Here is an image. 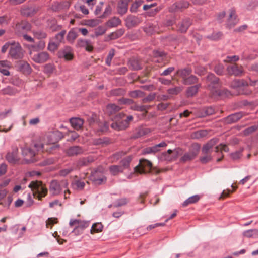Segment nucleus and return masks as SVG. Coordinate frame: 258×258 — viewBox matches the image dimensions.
I'll list each match as a JSON object with an SVG mask.
<instances>
[{"instance_id": "obj_51", "label": "nucleus", "mask_w": 258, "mask_h": 258, "mask_svg": "<svg viewBox=\"0 0 258 258\" xmlns=\"http://www.w3.org/2000/svg\"><path fill=\"white\" fill-rule=\"evenodd\" d=\"M33 33L35 37L38 39H44L47 37L46 33L43 30L34 31Z\"/></svg>"}, {"instance_id": "obj_26", "label": "nucleus", "mask_w": 258, "mask_h": 258, "mask_svg": "<svg viewBox=\"0 0 258 258\" xmlns=\"http://www.w3.org/2000/svg\"><path fill=\"white\" fill-rule=\"evenodd\" d=\"M242 112H236L229 115L225 118V121L229 124L235 123L240 120L244 115Z\"/></svg>"}, {"instance_id": "obj_33", "label": "nucleus", "mask_w": 258, "mask_h": 258, "mask_svg": "<svg viewBox=\"0 0 258 258\" xmlns=\"http://www.w3.org/2000/svg\"><path fill=\"white\" fill-rule=\"evenodd\" d=\"M111 143L110 139L106 137L94 139L93 140V144L96 146H105Z\"/></svg>"}, {"instance_id": "obj_27", "label": "nucleus", "mask_w": 258, "mask_h": 258, "mask_svg": "<svg viewBox=\"0 0 258 258\" xmlns=\"http://www.w3.org/2000/svg\"><path fill=\"white\" fill-rule=\"evenodd\" d=\"M83 153V148L79 146L70 147L67 150L66 153L69 156H77Z\"/></svg>"}, {"instance_id": "obj_48", "label": "nucleus", "mask_w": 258, "mask_h": 258, "mask_svg": "<svg viewBox=\"0 0 258 258\" xmlns=\"http://www.w3.org/2000/svg\"><path fill=\"white\" fill-rule=\"evenodd\" d=\"M103 227V226L101 223H95L92 225L90 232L91 234L100 232L102 231Z\"/></svg>"}, {"instance_id": "obj_4", "label": "nucleus", "mask_w": 258, "mask_h": 258, "mask_svg": "<svg viewBox=\"0 0 258 258\" xmlns=\"http://www.w3.org/2000/svg\"><path fill=\"white\" fill-rule=\"evenodd\" d=\"M152 163L151 161L145 159L140 160L139 164L134 168V171L140 174H146L151 173Z\"/></svg>"}, {"instance_id": "obj_62", "label": "nucleus", "mask_w": 258, "mask_h": 258, "mask_svg": "<svg viewBox=\"0 0 258 258\" xmlns=\"http://www.w3.org/2000/svg\"><path fill=\"white\" fill-rule=\"evenodd\" d=\"M156 94L155 93H150L147 97L144 98L142 100V102L143 103H146L150 102L155 99Z\"/></svg>"}, {"instance_id": "obj_20", "label": "nucleus", "mask_w": 258, "mask_h": 258, "mask_svg": "<svg viewBox=\"0 0 258 258\" xmlns=\"http://www.w3.org/2000/svg\"><path fill=\"white\" fill-rule=\"evenodd\" d=\"M130 1V0H119L117 6V11L119 15L122 16L127 13Z\"/></svg>"}, {"instance_id": "obj_61", "label": "nucleus", "mask_w": 258, "mask_h": 258, "mask_svg": "<svg viewBox=\"0 0 258 258\" xmlns=\"http://www.w3.org/2000/svg\"><path fill=\"white\" fill-rule=\"evenodd\" d=\"M1 93L4 95H12L15 93V90L14 89L10 86H8L1 90Z\"/></svg>"}, {"instance_id": "obj_11", "label": "nucleus", "mask_w": 258, "mask_h": 258, "mask_svg": "<svg viewBox=\"0 0 258 258\" xmlns=\"http://www.w3.org/2000/svg\"><path fill=\"white\" fill-rule=\"evenodd\" d=\"M30 55L31 59L37 63H43L49 59V54L45 51L32 54Z\"/></svg>"}, {"instance_id": "obj_50", "label": "nucleus", "mask_w": 258, "mask_h": 258, "mask_svg": "<svg viewBox=\"0 0 258 258\" xmlns=\"http://www.w3.org/2000/svg\"><path fill=\"white\" fill-rule=\"evenodd\" d=\"M112 11V9L111 6L110 4L107 5L104 12L102 14V15L99 16V18L103 19L106 18L111 14Z\"/></svg>"}, {"instance_id": "obj_29", "label": "nucleus", "mask_w": 258, "mask_h": 258, "mask_svg": "<svg viewBox=\"0 0 258 258\" xmlns=\"http://www.w3.org/2000/svg\"><path fill=\"white\" fill-rule=\"evenodd\" d=\"M18 67L19 70L24 74L29 75L32 72V69L30 64L26 61H20L18 64Z\"/></svg>"}, {"instance_id": "obj_18", "label": "nucleus", "mask_w": 258, "mask_h": 258, "mask_svg": "<svg viewBox=\"0 0 258 258\" xmlns=\"http://www.w3.org/2000/svg\"><path fill=\"white\" fill-rule=\"evenodd\" d=\"M191 24L192 21L190 18H184L178 23L177 26L178 31L181 33H186Z\"/></svg>"}, {"instance_id": "obj_63", "label": "nucleus", "mask_w": 258, "mask_h": 258, "mask_svg": "<svg viewBox=\"0 0 258 258\" xmlns=\"http://www.w3.org/2000/svg\"><path fill=\"white\" fill-rule=\"evenodd\" d=\"M109 124L107 121H104L102 123H100L99 125V131L101 132H106L109 130Z\"/></svg>"}, {"instance_id": "obj_14", "label": "nucleus", "mask_w": 258, "mask_h": 258, "mask_svg": "<svg viewBox=\"0 0 258 258\" xmlns=\"http://www.w3.org/2000/svg\"><path fill=\"white\" fill-rule=\"evenodd\" d=\"M62 133L58 130L50 132L47 135L48 141L50 143H56L63 138Z\"/></svg>"}, {"instance_id": "obj_3", "label": "nucleus", "mask_w": 258, "mask_h": 258, "mask_svg": "<svg viewBox=\"0 0 258 258\" xmlns=\"http://www.w3.org/2000/svg\"><path fill=\"white\" fill-rule=\"evenodd\" d=\"M9 54L13 59H20L24 57V50L18 42L13 41Z\"/></svg>"}, {"instance_id": "obj_19", "label": "nucleus", "mask_w": 258, "mask_h": 258, "mask_svg": "<svg viewBox=\"0 0 258 258\" xmlns=\"http://www.w3.org/2000/svg\"><path fill=\"white\" fill-rule=\"evenodd\" d=\"M238 22V19L237 18L236 15L235 10L233 8L230 9V13L229 17L227 19V27L231 28L234 27Z\"/></svg>"}, {"instance_id": "obj_36", "label": "nucleus", "mask_w": 258, "mask_h": 258, "mask_svg": "<svg viewBox=\"0 0 258 258\" xmlns=\"http://www.w3.org/2000/svg\"><path fill=\"white\" fill-rule=\"evenodd\" d=\"M208 135V132L206 130H200L192 132L190 137L192 139H200L206 137Z\"/></svg>"}, {"instance_id": "obj_60", "label": "nucleus", "mask_w": 258, "mask_h": 258, "mask_svg": "<svg viewBox=\"0 0 258 258\" xmlns=\"http://www.w3.org/2000/svg\"><path fill=\"white\" fill-rule=\"evenodd\" d=\"M128 202V200L125 198H123L117 200L114 204V206L118 207L125 205Z\"/></svg>"}, {"instance_id": "obj_59", "label": "nucleus", "mask_w": 258, "mask_h": 258, "mask_svg": "<svg viewBox=\"0 0 258 258\" xmlns=\"http://www.w3.org/2000/svg\"><path fill=\"white\" fill-rule=\"evenodd\" d=\"M131 161V158L130 157H126V158L123 159L120 161L121 165H120L119 166H122V167L123 168V170H124V169L128 168Z\"/></svg>"}, {"instance_id": "obj_22", "label": "nucleus", "mask_w": 258, "mask_h": 258, "mask_svg": "<svg viewBox=\"0 0 258 258\" xmlns=\"http://www.w3.org/2000/svg\"><path fill=\"white\" fill-rule=\"evenodd\" d=\"M45 47V43L43 40H39L34 44H31L28 46L29 54L32 55L33 52H38L42 50Z\"/></svg>"}, {"instance_id": "obj_38", "label": "nucleus", "mask_w": 258, "mask_h": 258, "mask_svg": "<svg viewBox=\"0 0 258 258\" xmlns=\"http://www.w3.org/2000/svg\"><path fill=\"white\" fill-rule=\"evenodd\" d=\"M121 23V20L117 17H113L110 19L107 22L106 25L110 28L116 27Z\"/></svg>"}, {"instance_id": "obj_12", "label": "nucleus", "mask_w": 258, "mask_h": 258, "mask_svg": "<svg viewBox=\"0 0 258 258\" xmlns=\"http://www.w3.org/2000/svg\"><path fill=\"white\" fill-rule=\"evenodd\" d=\"M18 148L17 147H13L12 148V151L7 154L6 158L10 163L13 164H19L20 163V159L18 158Z\"/></svg>"}, {"instance_id": "obj_6", "label": "nucleus", "mask_w": 258, "mask_h": 258, "mask_svg": "<svg viewBox=\"0 0 258 258\" xmlns=\"http://www.w3.org/2000/svg\"><path fill=\"white\" fill-rule=\"evenodd\" d=\"M200 147L199 144H193L191 146V149L183 155L180 159V161L184 163L195 159L199 153Z\"/></svg>"}, {"instance_id": "obj_13", "label": "nucleus", "mask_w": 258, "mask_h": 258, "mask_svg": "<svg viewBox=\"0 0 258 258\" xmlns=\"http://www.w3.org/2000/svg\"><path fill=\"white\" fill-rule=\"evenodd\" d=\"M90 178L92 182L96 185H101L104 181H106V177L98 170L92 172Z\"/></svg>"}, {"instance_id": "obj_44", "label": "nucleus", "mask_w": 258, "mask_h": 258, "mask_svg": "<svg viewBox=\"0 0 258 258\" xmlns=\"http://www.w3.org/2000/svg\"><path fill=\"white\" fill-rule=\"evenodd\" d=\"M247 85V83L244 80L238 79L233 80L231 84V87L233 88H240Z\"/></svg>"}, {"instance_id": "obj_32", "label": "nucleus", "mask_w": 258, "mask_h": 258, "mask_svg": "<svg viewBox=\"0 0 258 258\" xmlns=\"http://www.w3.org/2000/svg\"><path fill=\"white\" fill-rule=\"evenodd\" d=\"M177 157V152H174L171 149H169L167 152H163L162 154V158L168 161L175 160Z\"/></svg>"}, {"instance_id": "obj_10", "label": "nucleus", "mask_w": 258, "mask_h": 258, "mask_svg": "<svg viewBox=\"0 0 258 258\" xmlns=\"http://www.w3.org/2000/svg\"><path fill=\"white\" fill-rule=\"evenodd\" d=\"M189 6V3L188 1L181 0L172 4L169 7L168 10L171 13L176 12L186 9Z\"/></svg>"}, {"instance_id": "obj_45", "label": "nucleus", "mask_w": 258, "mask_h": 258, "mask_svg": "<svg viewBox=\"0 0 258 258\" xmlns=\"http://www.w3.org/2000/svg\"><path fill=\"white\" fill-rule=\"evenodd\" d=\"M66 34V30H61L60 32L55 35L54 38H53L54 40V41H55L56 43H58V44L60 45L61 43L64 41V38Z\"/></svg>"}, {"instance_id": "obj_64", "label": "nucleus", "mask_w": 258, "mask_h": 258, "mask_svg": "<svg viewBox=\"0 0 258 258\" xmlns=\"http://www.w3.org/2000/svg\"><path fill=\"white\" fill-rule=\"evenodd\" d=\"M214 72L218 75H222L224 73V67L222 64H217L214 69Z\"/></svg>"}, {"instance_id": "obj_15", "label": "nucleus", "mask_w": 258, "mask_h": 258, "mask_svg": "<svg viewBox=\"0 0 258 258\" xmlns=\"http://www.w3.org/2000/svg\"><path fill=\"white\" fill-rule=\"evenodd\" d=\"M227 71L229 75L235 76H241L243 72V67L236 63L229 66L227 68Z\"/></svg>"}, {"instance_id": "obj_41", "label": "nucleus", "mask_w": 258, "mask_h": 258, "mask_svg": "<svg viewBox=\"0 0 258 258\" xmlns=\"http://www.w3.org/2000/svg\"><path fill=\"white\" fill-rule=\"evenodd\" d=\"M201 199V196L199 195H196L188 198L182 203L183 207H186L188 205L194 204L198 202Z\"/></svg>"}, {"instance_id": "obj_9", "label": "nucleus", "mask_w": 258, "mask_h": 258, "mask_svg": "<svg viewBox=\"0 0 258 258\" xmlns=\"http://www.w3.org/2000/svg\"><path fill=\"white\" fill-rule=\"evenodd\" d=\"M57 56L59 58H63L66 61L72 60L74 58L73 50L70 46H65L59 50Z\"/></svg>"}, {"instance_id": "obj_28", "label": "nucleus", "mask_w": 258, "mask_h": 258, "mask_svg": "<svg viewBox=\"0 0 258 258\" xmlns=\"http://www.w3.org/2000/svg\"><path fill=\"white\" fill-rule=\"evenodd\" d=\"M124 32L125 30L124 29H117L116 31L112 32L106 37L105 41H109L110 40L118 39L123 35Z\"/></svg>"}, {"instance_id": "obj_56", "label": "nucleus", "mask_w": 258, "mask_h": 258, "mask_svg": "<svg viewBox=\"0 0 258 258\" xmlns=\"http://www.w3.org/2000/svg\"><path fill=\"white\" fill-rule=\"evenodd\" d=\"M118 102L120 105H131L134 103V101L131 99L122 97L118 100Z\"/></svg>"}, {"instance_id": "obj_55", "label": "nucleus", "mask_w": 258, "mask_h": 258, "mask_svg": "<svg viewBox=\"0 0 258 258\" xmlns=\"http://www.w3.org/2000/svg\"><path fill=\"white\" fill-rule=\"evenodd\" d=\"M258 130V125H252L248 128H245L243 131V133L245 136H248Z\"/></svg>"}, {"instance_id": "obj_8", "label": "nucleus", "mask_w": 258, "mask_h": 258, "mask_svg": "<svg viewBox=\"0 0 258 258\" xmlns=\"http://www.w3.org/2000/svg\"><path fill=\"white\" fill-rule=\"evenodd\" d=\"M34 147L37 151L42 150V151H46L49 154H53L59 149L60 146L58 144L49 143V144L46 146L42 144H35Z\"/></svg>"}, {"instance_id": "obj_57", "label": "nucleus", "mask_w": 258, "mask_h": 258, "mask_svg": "<svg viewBox=\"0 0 258 258\" xmlns=\"http://www.w3.org/2000/svg\"><path fill=\"white\" fill-rule=\"evenodd\" d=\"M157 153V150H156L154 146L144 148L143 149L142 151V153L143 155L149 154H155Z\"/></svg>"}, {"instance_id": "obj_34", "label": "nucleus", "mask_w": 258, "mask_h": 258, "mask_svg": "<svg viewBox=\"0 0 258 258\" xmlns=\"http://www.w3.org/2000/svg\"><path fill=\"white\" fill-rule=\"evenodd\" d=\"M201 87V84H198L187 88L186 91L187 97H192L195 96L198 92L199 89Z\"/></svg>"}, {"instance_id": "obj_16", "label": "nucleus", "mask_w": 258, "mask_h": 258, "mask_svg": "<svg viewBox=\"0 0 258 258\" xmlns=\"http://www.w3.org/2000/svg\"><path fill=\"white\" fill-rule=\"evenodd\" d=\"M218 142L217 138H213L209 140L206 144L204 145L202 149V153L203 154H211L213 147Z\"/></svg>"}, {"instance_id": "obj_37", "label": "nucleus", "mask_w": 258, "mask_h": 258, "mask_svg": "<svg viewBox=\"0 0 258 258\" xmlns=\"http://www.w3.org/2000/svg\"><path fill=\"white\" fill-rule=\"evenodd\" d=\"M78 36V32L74 29H72L68 32L66 39L69 43L73 44Z\"/></svg>"}, {"instance_id": "obj_30", "label": "nucleus", "mask_w": 258, "mask_h": 258, "mask_svg": "<svg viewBox=\"0 0 258 258\" xmlns=\"http://www.w3.org/2000/svg\"><path fill=\"white\" fill-rule=\"evenodd\" d=\"M192 70L191 68L187 67L184 68H181L178 69L176 73V74L182 79V80L185 79L189 76L192 73Z\"/></svg>"}, {"instance_id": "obj_31", "label": "nucleus", "mask_w": 258, "mask_h": 258, "mask_svg": "<svg viewBox=\"0 0 258 258\" xmlns=\"http://www.w3.org/2000/svg\"><path fill=\"white\" fill-rule=\"evenodd\" d=\"M70 122L72 126L76 130H79L83 127L84 120L81 118L74 117L70 119Z\"/></svg>"}, {"instance_id": "obj_35", "label": "nucleus", "mask_w": 258, "mask_h": 258, "mask_svg": "<svg viewBox=\"0 0 258 258\" xmlns=\"http://www.w3.org/2000/svg\"><path fill=\"white\" fill-rule=\"evenodd\" d=\"M94 158L92 156H88L85 158H80L77 163V165L79 167L82 166H86L89 165V163L93 162Z\"/></svg>"}, {"instance_id": "obj_53", "label": "nucleus", "mask_w": 258, "mask_h": 258, "mask_svg": "<svg viewBox=\"0 0 258 258\" xmlns=\"http://www.w3.org/2000/svg\"><path fill=\"white\" fill-rule=\"evenodd\" d=\"M162 23L165 26H171L175 23V18L174 16H171L170 17L166 19Z\"/></svg>"}, {"instance_id": "obj_52", "label": "nucleus", "mask_w": 258, "mask_h": 258, "mask_svg": "<svg viewBox=\"0 0 258 258\" xmlns=\"http://www.w3.org/2000/svg\"><path fill=\"white\" fill-rule=\"evenodd\" d=\"M222 36V33L220 32H213L211 35H208L206 38L208 39L213 41H217L221 39Z\"/></svg>"}, {"instance_id": "obj_49", "label": "nucleus", "mask_w": 258, "mask_h": 258, "mask_svg": "<svg viewBox=\"0 0 258 258\" xmlns=\"http://www.w3.org/2000/svg\"><path fill=\"white\" fill-rule=\"evenodd\" d=\"M144 92L139 90L131 91L128 93L129 96L133 98L141 97L144 96Z\"/></svg>"}, {"instance_id": "obj_39", "label": "nucleus", "mask_w": 258, "mask_h": 258, "mask_svg": "<svg viewBox=\"0 0 258 258\" xmlns=\"http://www.w3.org/2000/svg\"><path fill=\"white\" fill-rule=\"evenodd\" d=\"M199 79L196 76L191 74L185 79L182 80V82L185 85H190L196 84L198 82Z\"/></svg>"}, {"instance_id": "obj_7", "label": "nucleus", "mask_w": 258, "mask_h": 258, "mask_svg": "<svg viewBox=\"0 0 258 258\" xmlns=\"http://www.w3.org/2000/svg\"><path fill=\"white\" fill-rule=\"evenodd\" d=\"M67 181L59 182L57 180H52L50 184V192L53 196H58L62 192V188L67 187Z\"/></svg>"}, {"instance_id": "obj_23", "label": "nucleus", "mask_w": 258, "mask_h": 258, "mask_svg": "<svg viewBox=\"0 0 258 258\" xmlns=\"http://www.w3.org/2000/svg\"><path fill=\"white\" fill-rule=\"evenodd\" d=\"M76 47L85 48L86 50L91 52L93 49L92 43L90 40L79 39L77 40Z\"/></svg>"}, {"instance_id": "obj_2", "label": "nucleus", "mask_w": 258, "mask_h": 258, "mask_svg": "<svg viewBox=\"0 0 258 258\" xmlns=\"http://www.w3.org/2000/svg\"><path fill=\"white\" fill-rule=\"evenodd\" d=\"M28 187L33 191L34 198L39 200H41L42 198L45 197L47 194V189L43 185L41 181H31Z\"/></svg>"}, {"instance_id": "obj_42", "label": "nucleus", "mask_w": 258, "mask_h": 258, "mask_svg": "<svg viewBox=\"0 0 258 258\" xmlns=\"http://www.w3.org/2000/svg\"><path fill=\"white\" fill-rule=\"evenodd\" d=\"M121 108L115 104H109L106 107L107 112L109 115L115 114Z\"/></svg>"}, {"instance_id": "obj_47", "label": "nucleus", "mask_w": 258, "mask_h": 258, "mask_svg": "<svg viewBox=\"0 0 258 258\" xmlns=\"http://www.w3.org/2000/svg\"><path fill=\"white\" fill-rule=\"evenodd\" d=\"M182 90V87L181 86H176L173 88H169L167 92L170 95H177Z\"/></svg>"}, {"instance_id": "obj_1", "label": "nucleus", "mask_w": 258, "mask_h": 258, "mask_svg": "<svg viewBox=\"0 0 258 258\" xmlns=\"http://www.w3.org/2000/svg\"><path fill=\"white\" fill-rule=\"evenodd\" d=\"M207 87L213 96H219L222 95L221 91L219 89L220 84L219 78L214 74L210 73L206 77Z\"/></svg>"}, {"instance_id": "obj_40", "label": "nucleus", "mask_w": 258, "mask_h": 258, "mask_svg": "<svg viewBox=\"0 0 258 258\" xmlns=\"http://www.w3.org/2000/svg\"><path fill=\"white\" fill-rule=\"evenodd\" d=\"M109 170L111 175L113 176L117 175L120 173L123 172V168L119 165H111L109 167Z\"/></svg>"}, {"instance_id": "obj_58", "label": "nucleus", "mask_w": 258, "mask_h": 258, "mask_svg": "<svg viewBox=\"0 0 258 258\" xmlns=\"http://www.w3.org/2000/svg\"><path fill=\"white\" fill-rule=\"evenodd\" d=\"M195 73L199 75H204L206 72V70L204 67L201 66H197L195 68Z\"/></svg>"}, {"instance_id": "obj_21", "label": "nucleus", "mask_w": 258, "mask_h": 258, "mask_svg": "<svg viewBox=\"0 0 258 258\" xmlns=\"http://www.w3.org/2000/svg\"><path fill=\"white\" fill-rule=\"evenodd\" d=\"M125 22L126 27L131 28L138 25L141 23V21L136 16L129 15L125 19Z\"/></svg>"}, {"instance_id": "obj_43", "label": "nucleus", "mask_w": 258, "mask_h": 258, "mask_svg": "<svg viewBox=\"0 0 258 258\" xmlns=\"http://www.w3.org/2000/svg\"><path fill=\"white\" fill-rule=\"evenodd\" d=\"M21 12L22 15L28 17L34 15L36 11L32 7H24L21 9Z\"/></svg>"}, {"instance_id": "obj_46", "label": "nucleus", "mask_w": 258, "mask_h": 258, "mask_svg": "<svg viewBox=\"0 0 258 258\" xmlns=\"http://www.w3.org/2000/svg\"><path fill=\"white\" fill-rule=\"evenodd\" d=\"M125 94V91L123 88L112 89L110 91V94L112 96H121Z\"/></svg>"}, {"instance_id": "obj_17", "label": "nucleus", "mask_w": 258, "mask_h": 258, "mask_svg": "<svg viewBox=\"0 0 258 258\" xmlns=\"http://www.w3.org/2000/svg\"><path fill=\"white\" fill-rule=\"evenodd\" d=\"M31 28V25L28 21H22L16 24L15 30L17 32L21 33L30 30Z\"/></svg>"}, {"instance_id": "obj_24", "label": "nucleus", "mask_w": 258, "mask_h": 258, "mask_svg": "<svg viewBox=\"0 0 258 258\" xmlns=\"http://www.w3.org/2000/svg\"><path fill=\"white\" fill-rule=\"evenodd\" d=\"M127 64L132 70L138 71L142 69L140 60L136 57H133L131 58L128 61Z\"/></svg>"}, {"instance_id": "obj_54", "label": "nucleus", "mask_w": 258, "mask_h": 258, "mask_svg": "<svg viewBox=\"0 0 258 258\" xmlns=\"http://www.w3.org/2000/svg\"><path fill=\"white\" fill-rule=\"evenodd\" d=\"M54 70L53 64L51 63H48L44 66L43 72L48 75H51Z\"/></svg>"}, {"instance_id": "obj_5", "label": "nucleus", "mask_w": 258, "mask_h": 258, "mask_svg": "<svg viewBox=\"0 0 258 258\" xmlns=\"http://www.w3.org/2000/svg\"><path fill=\"white\" fill-rule=\"evenodd\" d=\"M21 153L24 157L22 163L29 164L36 161L35 159V152L28 146L22 147Z\"/></svg>"}, {"instance_id": "obj_25", "label": "nucleus", "mask_w": 258, "mask_h": 258, "mask_svg": "<svg viewBox=\"0 0 258 258\" xmlns=\"http://www.w3.org/2000/svg\"><path fill=\"white\" fill-rule=\"evenodd\" d=\"M47 27L52 32L59 31L62 28V26L57 24V20L55 18H50L47 20Z\"/></svg>"}]
</instances>
